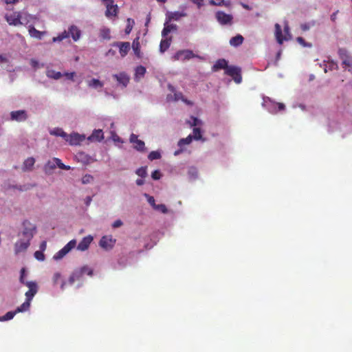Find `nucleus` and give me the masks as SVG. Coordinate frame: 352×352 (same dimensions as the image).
<instances>
[{
	"label": "nucleus",
	"mask_w": 352,
	"mask_h": 352,
	"mask_svg": "<svg viewBox=\"0 0 352 352\" xmlns=\"http://www.w3.org/2000/svg\"><path fill=\"white\" fill-rule=\"evenodd\" d=\"M56 166L63 170H68L71 169V167L69 166L65 165L63 163H62L61 160L59 158L54 157L52 160H49L44 165V172L47 175H51Z\"/></svg>",
	"instance_id": "f257e3e1"
},
{
	"label": "nucleus",
	"mask_w": 352,
	"mask_h": 352,
	"mask_svg": "<svg viewBox=\"0 0 352 352\" xmlns=\"http://www.w3.org/2000/svg\"><path fill=\"white\" fill-rule=\"evenodd\" d=\"M284 32L285 36H283L281 27L278 23L275 24V36L277 40V42L279 44H282L283 41H287L292 38V34L290 33V29L289 24L287 21L285 22L284 24Z\"/></svg>",
	"instance_id": "f03ea898"
},
{
	"label": "nucleus",
	"mask_w": 352,
	"mask_h": 352,
	"mask_svg": "<svg viewBox=\"0 0 352 352\" xmlns=\"http://www.w3.org/2000/svg\"><path fill=\"white\" fill-rule=\"evenodd\" d=\"M72 36L73 39L76 41L80 36V31L76 26H71L69 29V32L64 31L60 34L58 36L52 38L53 42L61 41L65 38H67L69 36Z\"/></svg>",
	"instance_id": "7ed1b4c3"
},
{
	"label": "nucleus",
	"mask_w": 352,
	"mask_h": 352,
	"mask_svg": "<svg viewBox=\"0 0 352 352\" xmlns=\"http://www.w3.org/2000/svg\"><path fill=\"white\" fill-rule=\"evenodd\" d=\"M5 19L10 25L18 26L24 24L22 21L23 17L20 12H13L10 14H6L5 15Z\"/></svg>",
	"instance_id": "20e7f679"
},
{
	"label": "nucleus",
	"mask_w": 352,
	"mask_h": 352,
	"mask_svg": "<svg viewBox=\"0 0 352 352\" xmlns=\"http://www.w3.org/2000/svg\"><path fill=\"white\" fill-rule=\"evenodd\" d=\"M106 6L105 16L107 18L116 17L118 13V6L113 0H102Z\"/></svg>",
	"instance_id": "39448f33"
},
{
	"label": "nucleus",
	"mask_w": 352,
	"mask_h": 352,
	"mask_svg": "<svg viewBox=\"0 0 352 352\" xmlns=\"http://www.w3.org/2000/svg\"><path fill=\"white\" fill-rule=\"evenodd\" d=\"M76 246V241L75 239L71 240L61 250L54 255L53 258L56 261L60 260Z\"/></svg>",
	"instance_id": "423d86ee"
},
{
	"label": "nucleus",
	"mask_w": 352,
	"mask_h": 352,
	"mask_svg": "<svg viewBox=\"0 0 352 352\" xmlns=\"http://www.w3.org/2000/svg\"><path fill=\"white\" fill-rule=\"evenodd\" d=\"M87 275H88V267L87 265H84L74 270L69 278V282L73 283L76 280L85 279Z\"/></svg>",
	"instance_id": "0eeeda50"
},
{
	"label": "nucleus",
	"mask_w": 352,
	"mask_h": 352,
	"mask_svg": "<svg viewBox=\"0 0 352 352\" xmlns=\"http://www.w3.org/2000/svg\"><path fill=\"white\" fill-rule=\"evenodd\" d=\"M226 74L231 76L236 83H240L242 80L241 69L239 67L229 66L225 71Z\"/></svg>",
	"instance_id": "6e6552de"
},
{
	"label": "nucleus",
	"mask_w": 352,
	"mask_h": 352,
	"mask_svg": "<svg viewBox=\"0 0 352 352\" xmlns=\"http://www.w3.org/2000/svg\"><path fill=\"white\" fill-rule=\"evenodd\" d=\"M215 18L221 25H230L233 20L232 14H226L223 11H217L215 13Z\"/></svg>",
	"instance_id": "1a4fd4ad"
},
{
	"label": "nucleus",
	"mask_w": 352,
	"mask_h": 352,
	"mask_svg": "<svg viewBox=\"0 0 352 352\" xmlns=\"http://www.w3.org/2000/svg\"><path fill=\"white\" fill-rule=\"evenodd\" d=\"M197 57L192 51L189 50H179L175 53L173 58L174 60H189L192 58Z\"/></svg>",
	"instance_id": "9d476101"
},
{
	"label": "nucleus",
	"mask_w": 352,
	"mask_h": 352,
	"mask_svg": "<svg viewBox=\"0 0 352 352\" xmlns=\"http://www.w3.org/2000/svg\"><path fill=\"white\" fill-rule=\"evenodd\" d=\"M85 140V135H80L77 133H72L69 135L67 134V137H66L65 140L70 145L74 146L80 144Z\"/></svg>",
	"instance_id": "9b49d317"
},
{
	"label": "nucleus",
	"mask_w": 352,
	"mask_h": 352,
	"mask_svg": "<svg viewBox=\"0 0 352 352\" xmlns=\"http://www.w3.org/2000/svg\"><path fill=\"white\" fill-rule=\"evenodd\" d=\"M23 225L24 228L23 231V235L26 239H28V241H30L34 235V232L36 230V226L27 220L23 221Z\"/></svg>",
	"instance_id": "f8f14e48"
},
{
	"label": "nucleus",
	"mask_w": 352,
	"mask_h": 352,
	"mask_svg": "<svg viewBox=\"0 0 352 352\" xmlns=\"http://www.w3.org/2000/svg\"><path fill=\"white\" fill-rule=\"evenodd\" d=\"M25 285L29 288V290L25 292L26 300L31 302L33 297L38 292V287L36 283L32 281H27Z\"/></svg>",
	"instance_id": "ddd939ff"
},
{
	"label": "nucleus",
	"mask_w": 352,
	"mask_h": 352,
	"mask_svg": "<svg viewBox=\"0 0 352 352\" xmlns=\"http://www.w3.org/2000/svg\"><path fill=\"white\" fill-rule=\"evenodd\" d=\"M130 142L133 144L135 149L140 152H145V144L142 140H138L137 135L132 133L129 138Z\"/></svg>",
	"instance_id": "4468645a"
},
{
	"label": "nucleus",
	"mask_w": 352,
	"mask_h": 352,
	"mask_svg": "<svg viewBox=\"0 0 352 352\" xmlns=\"http://www.w3.org/2000/svg\"><path fill=\"white\" fill-rule=\"evenodd\" d=\"M112 45L119 48V53H120L121 57H122V58L127 55V54L129 52L130 48H131L129 42L117 41V42H114L112 44Z\"/></svg>",
	"instance_id": "2eb2a0df"
},
{
	"label": "nucleus",
	"mask_w": 352,
	"mask_h": 352,
	"mask_svg": "<svg viewBox=\"0 0 352 352\" xmlns=\"http://www.w3.org/2000/svg\"><path fill=\"white\" fill-rule=\"evenodd\" d=\"M116 241V240L113 239L111 236H104L100 241V245L103 249L109 250L113 248Z\"/></svg>",
	"instance_id": "dca6fc26"
},
{
	"label": "nucleus",
	"mask_w": 352,
	"mask_h": 352,
	"mask_svg": "<svg viewBox=\"0 0 352 352\" xmlns=\"http://www.w3.org/2000/svg\"><path fill=\"white\" fill-rule=\"evenodd\" d=\"M11 120L23 122L28 119V114L25 110L14 111L10 113Z\"/></svg>",
	"instance_id": "f3484780"
},
{
	"label": "nucleus",
	"mask_w": 352,
	"mask_h": 352,
	"mask_svg": "<svg viewBox=\"0 0 352 352\" xmlns=\"http://www.w3.org/2000/svg\"><path fill=\"white\" fill-rule=\"evenodd\" d=\"M187 14L184 12H168L166 14L167 22L171 21H179L182 17L186 16Z\"/></svg>",
	"instance_id": "a211bd4d"
},
{
	"label": "nucleus",
	"mask_w": 352,
	"mask_h": 352,
	"mask_svg": "<svg viewBox=\"0 0 352 352\" xmlns=\"http://www.w3.org/2000/svg\"><path fill=\"white\" fill-rule=\"evenodd\" d=\"M113 77L116 79L118 83L121 84L124 87H126L129 82V76L124 72H121L118 74H114Z\"/></svg>",
	"instance_id": "6ab92c4d"
},
{
	"label": "nucleus",
	"mask_w": 352,
	"mask_h": 352,
	"mask_svg": "<svg viewBox=\"0 0 352 352\" xmlns=\"http://www.w3.org/2000/svg\"><path fill=\"white\" fill-rule=\"evenodd\" d=\"M104 139V133L102 129L94 130L89 135V141L100 142Z\"/></svg>",
	"instance_id": "aec40b11"
},
{
	"label": "nucleus",
	"mask_w": 352,
	"mask_h": 352,
	"mask_svg": "<svg viewBox=\"0 0 352 352\" xmlns=\"http://www.w3.org/2000/svg\"><path fill=\"white\" fill-rule=\"evenodd\" d=\"M170 22H167L164 23V27L162 31V36H166L170 32L177 30V26L175 24H170Z\"/></svg>",
	"instance_id": "412c9836"
},
{
	"label": "nucleus",
	"mask_w": 352,
	"mask_h": 352,
	"mask_svg": "<svg viewBox=\"0 0 352 352\" xmlns=\"http://www.w3.org/2000/svg\"><path fill=\"white\" fill-rule=\"evenodd\" d=\"M227 67H229L227 60L225 59H219L212 66V71L216 72L221 69H224L226 71Z\"/></svg>",
	"instance_id": "4be33fe9"
},
{
	"label": "nucleus",
	"mask_w": 352,
	"mask_h": 352,
	"mask_svg": "<svg viewBox=\"0 0 352 352\" xmlns=\"http://www.w3.org/2000/svg\"><path fill=\"white\" fill-rule=\"evenodd\" d=\"M75 159L78 162H80L82 165L88 164V155L84 152L79 151L75 155Z\"/></svg>",
	"instance_id": "5701e85b"
},
{
	"label": "nucleus",
	"mask_w": 352,
	"mask_h": 352,
	"mask_svg": "<svg viewBox=\"0 0 352 352\" xmlns=\"http://www.w3.org/2000/svg\"><path fill=\"white\" fill-rule=\"evenodd\" d=\"M29 34L32 37L41 39L42 37L46 34V32H41L36 30L34 27L30 26L29 28Z\"/></svg>",
	"instance_id": "b1692460"
},
{
	"label": "nucleus",
	"mask_w": 352,
	"mask_h": 352,
	"mask_svg": "<svg viewBox=\"0 0 352 352\" xmlns=\"http://www.w3.org/2000/svg\"><path fill=\"white\" fill-rule=\"evenodd\" d=\"M30 245V241L27 239V241H19L15 244V252L19 253L25 251Z\"/></svg>",
	"instance_id": "393cba45"
},
{
	"label": "nucleus",
	"mask_w": 352,
	"mask_h": 352,
	"mask_svg": "<svg viewBox=\"0 0 352 352\" xmlns=\"http://www.w3.org/2000/svg\"><path fill=\"white\" fill-rule=\"evenodd\" d=\"M171 43V38H166L162 39L160 44V51L161 53L166 52L170 47Z\"/></svg>",
	"instance_id": "a878e982"
},
{
	"label": "nucleus",
	"mask_w": 352,
	"mask_h": 352,
	"mask_svg": "<svg viewBox=\"0 0 352 352\" xmlns=\"http://www.w3.org/2000/svg\"><path fill=\"white\" fill-rule=\"evenodd\" d=\"M34 163H35V160L34 157H31L27 158L23 162V170L24 171L31 170L33 168Z\"/></svg>",
	"instance_id": "bb28decb"
},
{
	"label": "nucleus",
	"mask_w": 352,
	"mask_h": 352,
	"mask_svg": "<svg viewBox=\"0 0 352 352\" xmlns=\"http://www.w3.org/2000/svg\"><path fill=\"white\" fill-rule=\"evenodd\" d=\"M285 108V106L283 103L281 102H272V108L270 109V111L272 113H276L279 111H283Z\"/></svg>",
	"instance_id": "cd10ccee"
},
{
	"label": "nucleus",
	"mask_w": 352,
	"mask_h": 352,
	"mask_svg": "<svg viewBox=\"0 0 352 352\" xmlns=\"http://www.w3.org/2000/svg\"><path fill=\"white\" fill-rule=\"evenodd\" d=\"M243 37L241 35L238 34V35L232 37L230 40V44L232 46H239L243 43Z\"/></svg>",
	"instance_id": "c85d7f7f"
},
{
	"label": "nucleus",
	"mask_w": 352,
	"mask_h": 352,
	"mask_svg": "<svg viewBox=\"0 0 352 352\" xmlns=\"http://www.w3.org/2000/svg\"><path fill=\"white\" fill-rule=\"evenodd\" d=\"M99 36L103 40H110V30L107 28H103L100 30Z\"/></svg>",
	"instance_id": "c756f323"
},
{
	"label": "nucleus",
	"mask_w": 352,
	"mask_h": 352,
	"mask_svg": "<svg viewBox=\"0 0 352 352\" xmlns=\"http://www.w3.org/2000/svg\"><path fill=\"white\" fill-rule=\"evenodd\" d=\"M77 249L80 251H85L88 249V236H85L77 245Z\"/></svg>",
	"instance_id": "7c9ffc66"
},
{
	"label": "nucleus",
	"mask_w": 352,
	"mask_h": 352,
	"mask_svg": "<svg viewBox=\"0 0 352 352\" xmlns=\"http://www.w3.org/2000/svg\"><path fill=\"white\" fill-rule=\"evenodd\" d=\"M50 134L56 135V136H60L64 140H65L66 137H67V134L60 128H56L53 131L50 132Z\"/></svg>",
	"instance_id": "2f4dec72"
},
{
	"label": "nucleus",
	"mask_w": 352,
	"mask_h": 352,
	"mask_svg": "<svg viewBox=\"0 0 352 352\" xmlns=\"http://www.w3.org/2000/svg\"><path fill=\"white\" fill-rule=\"evenodd\" d=\"M89 87H92L96 89L100 90L103 87V83L98 79H92L89 81Z\"/></svg>",
	"instance_id": "473e14b6"
},
{
	"label": "nucleus",
	"mask_w": 352,
	"mask_h": 352,
	"mask_svg": "<svg viewBox=\"0 0 352 352\" xmlns=\"http://www.w3.org/2000/svg\"><path fill=\"white\" fill-rule=\"evenodd\" d=\"M138 39L139 38H137L136 39H135L133 41V44H132V47H133L135 54L138 57H140V45L138 41Z\"/></svg>",
	"instance_id": "72a5a7b5"
},
{
	"label": "nucleus",
	"mask_w": 352,
	"mask_h": 352,
	"mask_svg": "<svg viewBox=\"0 0 352 352\" xmlns=\"http://www.w3.org/2000/svg\"><path fill=\"white\" fill-rule=\"evenodd\" d=\"M30 307V302L25 300V301L15 310L16 314L19 312H23L29 309Z\"/></svg>",
	"instance_id": "f704fd0d"
},
{
	"label": "nucleus",
	"mask_w": 352,
	"mask_h": 352,
	"mask_svg": "<svg viewBox=\"0 0 352 352\" xmlns=\"http://www.w3.org/2000/svg\"><path fill=\"white\" fill-rule=\"evenodd\" d=\"M338 65L336 62L333 60L329 61L327 64L325 65L324 72H327L328 70L333 71L335 69H338Z\"/></svg>",
	"instance_id": "c9c22d12"
},
{
	"label": "nucleus",
	"mask_w": 352,
	"mask_h": 352,
	"mask_svg": "<svg viewBox=\"0 0 352 352\" xmlns=\"http://www.w3.org/2000/svg\"><path fill=\"white\" fill-rule=\"evenodd\" d=\"M146 73V68L144 66H138L135 69V77L142 78Z\"/></svg>",
	"instance_id": "e433bc0d"
},
{
	"label": "nucleus",
	"mask_w": 352,
	"mask_h": 352,
	"mask_svg": "<svg viewBox=\"0 0 352 352\" xmlns=\"http://www.w3.org/2000/svg\"><path fill=\"white\" fill-rule=\"evenodd\" d=\"M16 314V311H8L4 316H0V321H6L11 320L14 318L15 314Z\"/></svg>",
	"instance_id": "4c0bfd02"
},
{
	"label": "nucleus",
	"mask_w": 352,
	"mask_h": 352,
	"mask_svg": "<svg viewBox=\"0 0 352 352\" xmlns=\"http://www.w3.org/2000/svg\"><path fill=\"white\" fill-rule=\"evenodd\" d=\"M192 140V136L191 135H189L186 138H182L178 142V146H182L185 144H189Z\"/></svg>",
	"instance_id": "58836bf2"
},
{
	"label": "nucleus",
	"mask_w": 352,
	"mask_h": 352,
	"mask_svg": "<svg viewBox=\"0 0 352 352\" xmlns=\"http://www.w3.org/2000/svg\"><path fill=\"white\" fill-rule=\"evenodd\" d=\"M136 174L144 178L146 177L147 175V171H146V166H142L136 170Z\"/></svg>",
	"instance_id": "ea45409f"
},
{
	"label": "nucleus",
	"mask_w": 352,
	"mask_h": 352,
	"mask_svg": "<svg viewBox=\"0 0 352 352\" xmlns=\"http://www.w3.org/2000/svg\"><path fill=\"white\" fill-rule=\"evenodd\" d=\"M192 139H195L196 140H199L201 139V129L199 128L195 127L193 129V135Z\"/></svg>",
	"instance_id": "a19ab883"
},
{
	"label": "nucleus",
	"mask_w": 352,
	"mask_h": 352,
	"mask_svg": "<svg viewBox=\"0 0 352 352\" xmlns=\"http://www.w3.org/2000/svg\"><path fill=\"white\" fill-rule=\"evenodd\" d=\"M150 160H158L161 157V154L158 151H151L148 156Z\"/></svg>",
	"instance_id": "79ce46f5"
},
{
	"label": "nucleus",
	"mask_w": 352,
	"mask_h": 352,
	"mask_svg": "<svg viewBox=\"0 0 352 352\" xmlns=\"http://www.w3.org/2000/svg\"><path fill=\"white\" fill-rule=\"evenodd\" d=\"M296 41L300 45H301L303 47H311L312 46L311 43H307L302 37H297Z\"/></svg>",
	"instance_id": "37998d69"
},
{
	"label": "nucleus",
	"mask_w": 352,
	"mask_h": 352,
	"mask_svg": "<svg viewBox=\"0 0 352 352\" xmlns=\"http://www.w3.org/2000/svg\"><path fill=\"white\" fill-rule=\"evenodd\" d=\"M338 55L342 60H343L346 58H348L349 57L348 56L347 51L343 48L339 49Z\"/></svg>",
	"instance_id": "c03bdc74"
},
{
	"label": "nucleus",
	"mask_w": 352,
	"mask_h": 352,
	"mask_svg": "<svg viewBox=\"0 0 352 352\" xmlns=\"http://www.w3.org/2000/svg\"><path fill=\"white\" fill-rule=\"evenodd\" d=\"M342 64L349 67V71L352 73V60L351 59L350 57H349L348 58H344L342 60Z\"/></svg>",
	"instance_id": "a18cd8bd"
},
{
	"label": "nucleus",
	"mask_w": 352,
	"mask_h": 352,
	"mask_svg": "<svg viewBox=\"0 0 352 352\" xmlns=\"http://www.w3.org/2000/svg\"><path fill=\"white\" fill-rule=\"evenodd\" d=\"M127 25H126V28L125 29V32L126 34H129L131 30H132V28H133V24L134 23V21L131 19H127Z\"/></svg>",
	"instance_id": "49530a36"
},
{
	"label": "nucleus",
	"mask_w": 352,
	"mask_h": 352,
	"mask_svg": "<svg viewBox=\"0 0 352 352\" xmlns=\"http://www.w3.org/2000/svg\"><path fill=\"white\" fill-rule=\"evenodd\" d=\"M34 257L38 260L43 261L45 259V255L43 253V251H36L34 252Z\"/></svg>",
	"instance_id": "de8ad7c7"
},
{
	"label": "nucleus",
	"mask_w": 352,
	"mask_h": 352,
	"mask_svg": "<svg viewBox=\"0 0 352 352\" xmlns=\"http://www.w3.org/2000/svg\"><path fill=\"white\" fill-rule=\"evenodd\" d=\"M155 210H160L161 211L162 213H166L168 212V210L166 208V206L164 205V204H158V205H156V206L155 207Z\"/></svg>",
	"instance_id": "09e8293b"
},
{
	"label": "nucleus",
	"mask_w": 352,
	"mask_h": 352,
	"mask_svg": "<svg viewBox=\"0 0 352 352\" xmlns=\"http://www.w3.org/2000/svg\"><path fill=\"white\" fill-rule=\"evenodd\" d=\"M209 3L211 6H221L224 4V0H210Z\"/></svg>",
	"instance_id": "8fccbe9b"
},
{
	"label": "nucleus",
	"mask_w": 352,
	"mask_h": 352,
	"mask_svg": "<svg viewBox=\"0 0 352 352\" xmlns=\"http://www.w3.org/2000/svg\"><path fill=\"white\" fill-rule=\"evenodd\" d=\"M151 177L154 180L160 179L161 177V173L158 170H155L152 173Z\"/></svg>",
	"instance_id": "3c124183"
},
{
	"label": "nucleus",
	"mask_w": 352,
	"mask_h": 352,
	"mask_svg": "<svg viewBox=\"0 0 352 352\" xmlns=\"http://www.w3.org/2000/svg\"><path fill=\"white\" fill-rule=\"evenodd\" d=\"M145 196L147 197L148 202L153 207V208H155L156 204L154 197L146 194H145Z\"/></svg>",
	"instance_id": "603ef678"
},
{
	"label": "nucleus",
	"mask_w": 352,
	"mask_h": 352,
	"mask_svg": "<svg viewBox=\"0 0 352 352\" xmlns=\"http://www.w3.org/2000/svg\"><path fill=\"white\" fill-rule=\"evenodd\" d=\"M61 278V274L59 272H56L53 276V283L54 284H58V281Z\"/></svg>",
	"instance_id": "864d4df0"
},
{
	"label": "nucleus",
	"mask_w": 352,
	"mask_h": 352,
	"mask_svg": "<svg viewBox=\"0 0 352 352\" xmlns=\"http://www.w3.org/2000/svg\"><path fill=\"white\" fill-rule=\"evenodd\" d=\"M25 276V268H22L21 270L19 280L23 285H25V283L27 282V281H25V280H24Z\"/></svg>",
	"instance_id": "5fc2aeb1"
},
{
	"label": "nucleus",
	"mask_w": 352,
	"mask_h": 352,
	"mask_svg": "<svg viewBox=\"0 0 352 352\" xmlns=\"http://www.w3.org/2000/svg\"><path fill=\"white\" fill-rule=\"evenodd\" d=\"M191 119L192 120V122H190V124L192 126H195L198 125L200 122V120L195 117H191Z\"/></svg>",
	"instance_id": "6e6d98bb"
},
{
	"label": "nucleus",
	"mask_w": 352,
	"mask_h": 352,
	"mask_svg": "<svg viewBox=\"0 0 352 352\" xmlns=\"http://www.w3.org/2000/svg\"><path fill=\"white\" fill-rule=\"evenodd\" d=\"M122 225V221L120 219L118 220H116L113 222V228H119Z\"/></svg>",
	"instance_id": "4d7b16f0"
},
{
	"label": "nucleus",
	"mask_w": 352,
	"mask_h": 352,
	"mask_svg": "<svg viewBox=\"0 0 352 352\" xmlns=\"http://www.w3.org/2000/svg\"><path fill=\"white\" fill-rule=\"evenodd\" d=\"M30 65L34 68H37L38 67V62L35 59H31Z\"/></svg>",
	"instance_id": "13d9d810"
},
{
	"label": "nucleus",
	"mask_w": 352,
	"mask_h": 352,
	"mask_svg": "<svg viewBox=\"0 0 352 352\" xmlns=\"http://www.w3.org/2000/svg\"><path fill=\"white\" fill-rule=\"evenodd\" d=\"M300 28L302 31H307L310 28V26L308 23H303L300 25Z\"/></svg>",
	"instance_id": "bf43d9fd"
},
{
	"label": "nucleus",
	"mask_w": 352,
	"mask_h": 352,
	"mask_svg": "<svg viewBox=\"0 0 352 352\" xmlns=\"http://www.w3.org/2000/svg\"><path fill=\"white\" fill-rule=\"evenodd\" d=\"M198 8H201L203 6L204 0H191Z\"/></svg>",
	"instance_id": "052dcab7"
},
{
	"label": "nucleus",
	"mask_w": 352,
	"mask_h": 352,
	"mask_svg": "<svg viewBox=\"0 0 352 352\" xmlns=\"http://www.w3.org/2000/svg\"><path fill=\"white\" fill-rule=\"evenodd\" d=\"M46 246H47L46 242L43 241L40 245V248H41V251H44L46 248Z\"/></svg>",
	"instance_id": "680f3d73"
},
{
	"label": "nucleus",
	"mask_w": 352,
	"mask_h": 352,
	"mask_svg": "<svg viewBox=\"0 0 352 352\" xmlns=\"http://www.w3.org/2000/svg\"><path fill=\"white\" fill-rule=\"evenodd\" d=\"M135 182L138 186H142L144 184V181L142 179H138Z\"/></svg>",
	"instance_id": "e2e57ef3"
},
{
	"label": "nucleus",
	"mask_w": 352,
	"mask_h": 352,
	"mask_svg": "<svg viewBox=\"0 0 352 352\" xmlns=\"http://www.w3.org/2000/svg\"><path fill=\"white\" fill-rule=\"evenodd\" d=\"M115 54L116 52L111 49L106 53V56H113Z\"/></svg>",
	"instance_id": "0e129e2a"
},
{
	"label": "nucleus",
	"mask_w": 352,
	"mask_h": 352,
	"mask_svg": "<svg viewBox=\"0 0 352 352\" xmlns=\"http://www.w3.org/2000/svg\"><path fill=\"white\" fill-rule=\"evenodd\" d=\"M61 76L60 72H56L54 75L52 76L54 79H58Z\"/></svg>",
	"instance_id": "69168bd1"
},
{
	"label": "nucleus",
	"mask_w": 352,
	"mask_h": 352,
	"mask_svg": "<svg viewBox=\"0 0 352 352\" xmlns=\"http://www.w3.org/2000/svg\"><path fill=\"white\" fill-rule=\"evenodd\" d=\"M88 182V177L87 175H85L82 179V184H87Z\"/></svg>",
	"instance_id": "338daca9"
},
{
	"label": "nucleus",
	"mask_w": 352,
	"mask_h": 352,
	"mask_svg": "<svg viewBox=\"0 0 352 352\" xmlns=\"http://www.w3.org/2000/svg\"><path fill=\"white\" fill-rule=\"evenodd\" d=\"M7 62V58L3 56V55H1L0 54V63H6Z\"/></svg>",
	"instance_id": "774afa93"
}]
</instances>
